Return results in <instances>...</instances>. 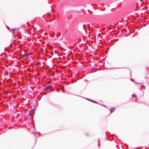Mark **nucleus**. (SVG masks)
<instances>
[{"mask_svg":"<svg viewBox=\"0 0 149 149\" xmlns=\"http://www.w3.org/2000/svg\"><path fill=\"white\" fill-rule=\"evenodd\" d=\"M48 14L49 15H50H50H50V13H48Z\"/></svg>","mask_w":149,"mask_h":149,"instance_id":"12","label":"nucleus"},{"mask_svg":"<svg viewBox=\"0 0 149 149\" xmlns=\"http://www.w3.org/2000/svg\"><path fill=\"white\" fill-rule=\"evenodd\" d=\"M88 100H89V101L92 102H93V103H97V102L95 101H94V100H89V99H88Z\"/></svg>","mask_w":149,"mask_h":149,"instance_id":"8","label":"nucleus"},{"mask_svg":"<svg viewBox=\"0 0 149 149\" xmlns=\"http://www.w3.org/2000/svg\"><path fill=\"white\" fill-rule=\"evenodd\" d=\"M115 109V108L114 107H113V108H112L111 109L110 111H111V112H113L114 111Z\"/></svg>","mask_w":149,"mask_h":149,"instance_id":"5","label":"nucleus"},{"mask_svg":"<svg viewBox=\"0 0 149 149\" xmlns=\"http://www.w3.org/2000/svg\"><path fill=\"white\" fill-rule=\"evenodd\" d=\"M34 109L30 110L29 112V115H31L33 113Z\"/></svg>","mask_w":149,"mask_h":149,"instance_id":"1","label":"nucleus"},{"mask_svg":"<svg viewBox=\"0 0 149 149\" xmlns=\"http://www.w3.org/2000/svg\"><path fill=\"white\" fill-rule=\"evenodd\" d=\"M52 87L51 85H49L48 86H47V90H49L50 91L52 89L51 88V87Z\"/></svg>","mask_w":149,"mask_h":149,"instance_id":"3","label":"nucleus"},{"mask_svg":"<svg viewBox=\"0 0 149 149\" xmlns=\"http://www.w3.org/2000/svg\"><path fill=\"white\" fill-rule=\"evenodd\" d=\"M28 54L25 53L22 56L24 57H26L28 56Z\"/></svg>","mask_w":149,"mask_h":149,"instance_id":"4","label":"nucleus"},{"mask_svg":"<svg viewBox=\"0 0 149 149\" xmlns=\"http://www.w3.org/2000/svg\"><path fill=\"white\" fill-rule=\"evenodd\" d=\"M132 97H134L135 98H136V97H137V96H136V95H134H134H132Z\"/></svg>","mask_w":149,"mask_h":149,"instance_id":"9","label":"nucleus"},{"mask_svg":"<svg viewBox=\"0 0 149 149\" xmlns=\"http://www.w3.org/2000/svg\"><path fill=\"white\" fill-rule=\"evenodd\" d=\"M47 49H48L49 50H50L52 49V47L51 46H49V47L47 46ZM47 53H48L47 51Z\"/></svg>","mask_w":149,"mask_h":149,"instance_id":"6","label":"nucleus"},{"mask_svg":"<svg viewBox=\"0 0 149 149\" xmlns=\"http://www.w3.org/2000/svg\"><path fill=\"white\" fill-rule=\"evenodd\" d=\"M51 55H53V53H52V52H51Z\"/></svg>","mask_w":149,"mask_h":149,"instance_id":"13","label":"nucleus"},{"mask_svg":"<svg viewBox=\"0 0 149 149\" xmlns=\"http://www.w3.org/2000/svg\"><path fill=\"white\" fill-rule=\"evenodd\" d=\"M84 26H85V25H84Z\"/></svg>","mask_w":149,"mask_h":149,"instance_id":"17","label":"nucleus"},{"mask_svg":"<svg viewBox=\"0 0 149 149\" xmlns=\"http://www.w3.org/2000/svg\"><path fill=\"white\" fill-rule=\"evenodd\" d=\"M91 25L93 26V24H91Z\"/></svg>","mask_w":149,"mask_h":149,"instance_id":"15","label":"nucleus"},{"mask_svg":"<svg viewBox=\"0 0 149 149\" xmlns=\"http://www.w3.org/2000/svg\"><path fill=\"white\" fill-rule=\"evenodd\" d=\"M124 71H126L128 73H130V71L129 70L127 69H125L123 70Z\"/></svg>","mask_w":149,"mask_h":149,"instance_id":"7","label":"nucleus"},{"mask_svg":"<svg viewBox=\"0 0 149 149\" xmlns=\"http://www.w3.org/2000/svg\"><path fill=\"white\" fill-rule=\"evenodd\" d=\"M52 20V19H51V20H50V22H51V20Z\"/></svg>","mask_w":149,"mask_h":149,"instance_id":"14","label":"nucleus"},{"mask_svg":"<svg viewBox=\"0 0 149 149\" xmlns=\"http://www.w3.org/2000/svg\"><path fill=\"white\" fill-rule=\"evenodd\" d=\"M44 90H47V87H45L44 89Z\"/></svg>","mask_w":149,"mask_h":149,"instance_id":"11","label":"nucleus"},{"mask_svg":"<svg viewBox=\"0 0 149 149\" xmlns=\"http://www.w3.org/2000/svg\"><path fill=\"white\" fill-rule=\"evenodd\" d=\"M17 29L16 28L13 29H12V31L13 33H15L17 32Z\"/></svg>","mask_w":149,"mask_h":149,"instance_id":"2","label":"nucleus"},{"mask_svg":"<svg viewBox=\"0 0 149 149\" xmlns=\"http://www.w3.org/2000/svg\"><path fill=\"white\" fill-rule=\"evenodd\" d=\"M45 52H46V50H45Z\"/></svg>","mask_w":149,"mask_h":149,"instance_id":"16","label":"nucleus"},{"mask_svg":"<svg viewBox=\"0 0 149 149\" xmlns=\"http://www.w3.org/2000/svg\"><path fill=\"white\" fill-rule=\"evenodd\" d=\"M32 134H33L35 135H36V133L35 132H32Z\"/></svg>","mask_w":149,"mask_h":149,"instance_id":"10","label":"nucleus"}]
</instances>
